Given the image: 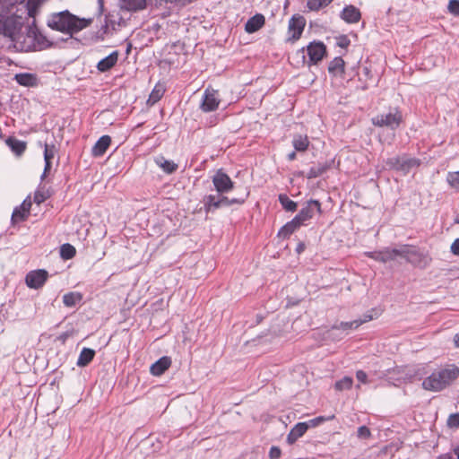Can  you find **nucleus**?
<instances>
[{"mask_svg": "<svg viewBox=\"0 0 459 459\" xmlns=\"http://www.w3.org/2000/svg\"><path fill=\"white\" fill-rule=\"evenodd\" d=\"M292 144L295 151L305 152L309 145V141L307 135L297 134L293 138Z\"/></svg>", "mask_w": 459, "mask_h": 459, "instance_id": "b1692460", "label": "nucleus"}, {"mask_svg": "<svg viewBox=\"0 0 459 459\" xmlns=\"http://www.w3.org/2000/svg\"><path fill=\"white\" fill-rule=\"evenodd\" d=\"M400 257H403L407 262L419 267H426L430 258L424 253L420 252L418 248L407 245L402 246V252Z\"/></svg>", "mask_w": 459, "mask_h": 459, "instance_id": "7ed1b4c3", "label": "nucleus"}, {"mask_svg": "<svg viewBox=\"0 0 459 459\" xmlns=\"http://www.w3.org/2000/svg\"><path fill=\"white\" fill-rule=\"evenodd\" d=\"M264 16L257 13L247 20L245 25V30L248 33H253L261 29L264 24Z\"/></svg>", "mask_w": 459, "mask_h": 459, "instance_id": "dca6fc26", "label": "nucleus"}, {"mask_svg": "<svg viewBox=\"0 0 459 459\" xmlns=\"http://www.w3.org/2000/svg\"><path fill=\"white\" fill-rule=\"evenodd\" d=\"M372 79V72L370 67L364 66L362 68V74L359 77L360 81H364L365 85L363 86V89H368V81Z\"/></svg>", "mask_w": 459, "mask_h": 459, "instance_id": "a19ab883", "label": "nucleus"}, {"mask_svg": "<svg viewBox=\"0 0 459 459\" xmlns=\"http://www.w3.org/2000/svg\"><path fill=\"white\" fill-rule=\"evenodd\" d=\"M371 433L368 427L361 426L358 429L357 437L360 439H367L370 437Z\"/></svg>", "mask_w": 459, "mask_h": 459, "instance_id": "a18cd8bd", "label": "nucleus"}, {"mask_svg": "<svg viewBox=\"0 0 459 459\" xmlns=\"http://www.w3.org/2000/svg\"><path fill=\"white\" fill-rule=\"evenodd\" d=\"M352 383L353 380L351 377H344L342 379L335 383V388L340 391L350 389L352 386Z\"/></svg>", "mask_w": 459, "mask_h": 459, "instance_id": "4c0bfd02", "label": "nucleus"}, {"mask_svg": "<svg viewBox=\"0 0 459 459\" xmlns=\"http://www.w3.org/2000/svg\"><path fill=\"white\" fill-rule=\"evenodd\" d=\"M279 202L287 212H295L298 206L297 203L290 200L286 195H280Z\"/></svg>", "mask_w": 459, "mask_h": 459, "instance_id": "2f4dec72", "label": "nucleus"}, {"mask_svg": "<svg viewBox=\"0 0 459 459\" xmlns=\"http://www.w3.org/2000/svg\"><path fill=\"white\" fill-rule=\"evenodd\" d=\"M5 142L11 150L17 155H21L26 149V143L16 138L9 137Z\"/></svg>", "mask_w": 459, "mask_h": 459, "instance_id": "393cba45", "label": "nucleus"}, {"mask_svg": "<svg viewBox=\"0 0 459 459\" xmlns=\"http://www.w3.org/2000/svg\"><path fill=\"white\" fill-rule=\"evenodd\" d=\"M324 420H325V418L317 417V418H315V419L309 420L307 423H308L309 427H316L319 423L323 422Z\"/></svg>", "mask_w": 459, "mask_h": 459, "instance_id": "5fc2aeb1", "label": "nucleus"}, {"mask_svg": "<svg viewBox=\"0 0 459 459\" xmlns=\"http://www.w3.org/2000/svg\"><path fill=\"white\" fill-rule=\"evenodd\" d=\"M401 170L408 171L411 167L419 166V161L415 159L401 157Z\"/></svg>", "mask_w": 459, "mask_h": 459, "instance_id": "e433bc0d", "label": "nucleus"}, {"mask_svg": "<svg viewBox=\"0 0 459 459\" xmlns=\"http://www.w3.org/2000/svg\"><path fill=\"white\" fill-rule=\"evenodd\" d=\"M48 277V273L46 270L30 271L26 274L25 282L29 288L38 290L45 284Z\"/></svg>", "mask_w": 459, "mask_h": 459, "instance_id": "39448f33", "label": "nucleus"}, {"mask_svg": "<svg viewBox=\"0 0 459 459\" xmlns=\"http://www.w3.org/2000/svg\"><path fill=\"white\" fill-rule=\"evenodd\" d=\"M403 121L402 113L394 108L387 114H380L372 118V124L377 126H386L392 130L396 129Z\"/></svg>", "mask_w": 459, "mask_h": 459, "instance_id": "20e7f679", "label": "nucleus"}, {"mask_svg": "<svg viewBox=\"0 0 459 459\" xmlns=\"http://www.w3.org/2000/svg\"><path fill=\"white\" fill-rule=\"evenodd\" d=\"M29 214V212H23L20 207H16L12 214V221L13 223L23 221L28 218Z\"/></svg>", "mask_w": 459, "mask_h": 459, "instance_id": "c9c22d12", "label": "nucleus"}, {"mask_svg": "<svg viewBox=\"0 0 459 459\" xmlns=\"http://www.w3.org/2000/svg\"><path fill=\"white\" fill-rule=\"evenodd\" d=\"M400 252H402V246L398 248L387 247L380 251L370 252L368 255L376 261L386 263L395 260L396 257L400 256Z\"/></svg>", "mask_w": 459, "mask_h": 459, "instance_id": "f8f14e48", "label": "nucleus"}, {"mask_svg": "<svg viewBox=\"0 0 459 459\" xmlns=\"http://www.w3.org/2000/svg\"><path fill=\"white\" fill-rule=\"evenodd\" d=\"M327 169V166L324 164H318L315 167H312L309 171L307 172V178H315L321 175H323Z\"/></svg>", "mask_w": 459, "mask_h": 459, "instance_id": "f704fd0d", "label": "nucleus"}, {"mask_svg": "<svg viewBox=\"0 0 459 459\" xmlns=\"http://www.w3.org/2000/svg\"><path fill=\"white\" fill-rule=\"evenodd\" d=\"M338 46L341 47V48H346L348 47V45L350 44V40L346 38V37H342L339 40H338Z\"/></svg>", "mask_w": 459, "mask_h": 459, "instance_id": "6e6d98bb", "label": "nucleus"}, {"mask_svg": "<svg viewBox=\"0 0 459 459\" xmlns=\"http://www.w3.org/2000/svg\"><path fill=\"white\" fill-rule=\"evenodd\" d=\"M165 92V87L160 84V83H157L153 90L152 91L150 96H149V99L147 100V103L149 105H154L156 102H158L163 96Z\"/></svg>", "mask_w": 459, "mask_h": 459, "instance_id": "5701e85b", "label": "nucleus"}, {"mask_svg": "<svg viewBox=\"0 0 459 459\" xmlns=\"http://www.w3.org/2000/svg\"><path fill=\"white\" fill-rule=\"evenodd\" d=\"M328 71L333 74L343 73L344 71V61L342 57H335L332 60L328 66Z\"/></svg>", "mask_w": 459, "mask_h": 459, "instance_id": "7c9ffc66", "label": "nucleus"}, {"mask_svg": "<svg viewBox=\"0 0 459 459\" xmlns=\"http://www.w3.org/2000/svg\"><path fill=\"white\" fill-rule=\"evenodd\" d=\"M204 205L206 212L219 208L218 195H209L204 198Z\"/></svg>", "mask_w": 459, "mask_h": 459, "instance_id": "c756f323", "label": "nucleus"}, {"mask_svg": "<svg viewBox=\"0 0 459 459\" xmlns=\"http://www.w3.org/2000/svg\"><path fill=\"white\" fill-rule=\"evenodd\" d=\"M306 25V20L301 15H294L289 22V39L297 40L300 38Z\"/></svg>", "mask_w": 459, "mask_h": 459, "instance_id": "1a4fd4ad", "label": "nucleus"}, {"mask_svg": "<svg viewBox=\"0 0 459 459\" xmlns=\"http://www.w3.org/2000/svg\"><path fill=\"white\" fill-rule=\"evenodd\" d=\"M316 212L321 213V204L317 200H310L295 216L301 224L313 218Z\"/></svg>", "mask_w": 459, "mask_h": 459, "instance_id": "6e6552de", "label": "nucleus"}, {"mask_svg": "<svg viewBox=\"0 0 459 459\" xmlns=\"http://www.w3.org/2000/svg\"><path fill=\"white\" fill-rule=\"evenodd\" d=\"M454 452L456 456L455 459H459V446L454 449Z\"/></svg>", "mask_w": 459, "mask_h": 459, "instance_id": "680f3d73", "label": "nucleus"}, {"mask_svg": "<svg viewBox=\"0 0 459 459\" xmlns=\"http://www.w3.org/2000/svg\"><path fill=\"white\" fill-rule=\"evenodd\" d=\"M50 169H51V161H49V160L45 161L44 172L41 176L42 179L46 177V174L50 170Z\"/></svg>", "mask_w": 459, "mask_h": 459, "instance_id": "4d7b16f0", "label": "nucleus"}, {"mask_svg": "<svg viewBox=\"0 0 459 459\" xmlns=\"http://www.w3.org/2000/svg\"><path fill=\"white\" fill-rule=\"evenodd\" d=\"M15 81L22 86H33L36 84V77L31 74H18L14 77Z\"/></svg>", "mask_w": 459, "mask_h": 459, "instance_id": "cd10ccee", "label": "nucleus"}, {"mask_svg": "<svg viewBox=\"0 0 459 459\" xmlns=\"http://www.w3.org/2000/svg\"><path fill=\"white\" fill-rule=\"evenodd\" d=\"M82 299L80 292H68L63 296V302L65 307H72L79 303Z\"/></svg>", "mask_w": 459, "mask_h": 459, "instance_id": "bb28decb", "label": "nucleus"}, {"mask_svg": "<svg viewBox=\"0 0 459 459\" xmlns=\"http://www.w3.org/2000/svg\"><path fill=\"white\" fill-rule=\"evenodd\" d=\"M303 249H304V245H303V244L299 245V247H298V248H297L298 252L299 253V252H301Z\"/></svg>", "mask_w": 459, "mask_h": 459, "instance_id": "0e129e2a", "label": "nucleus"}, {"mask_svg": "<svg viewBox=\"0 0 459 459\" xmlns=\"http://www.w3.org/2000/svg\"><path fill=\"white\" fill-rule=\"evenodd\" d=\"M302 224L299 220L294 217L290 221L283 225L279 232L278 237L283 239L288 238L293 232H295Z\"/></svg>", "mask_w": 459, "mask_h": 459, "instance_id": "2eb2a0df", "label": "nucleus"}, {"mask_svg": "<svg viewBox=\"0 0 459 459\" xmlns=\"http://www.w3.org/2000/svg\"><path fill=\"white\" fill-rule=\"evenodd\" d=\"M111 138L108 135L101 136L92 147L91 152L95 157L102 156L110 145Z\"/></svg>", "mask_w": 459, "mask_h": 459, "instance_id": "f3484780", "label": "nucleus"}, {"mask_svg": "<svg viewBox=\"0 0 459 459\" xmlns=\"http://www.w3.org/2000/svg\"><path fill=\"white\" fill-rule=\"evenodd\" d=\"M325 3H328V4H330L333 0H325Z\"/></svg>", "mask_w": 459, "mask_h": 459, "instance_id": "338daca9", "label": "nucleus"}, {"mask_svg": "<svg viewBox=\"0 0 459 459\" xmlns=\"http://www.w3.org/2000/svg\"><path fill=\"white\" fill-rule=\"evenodd\" d=\"M341 17L349 23H355L360 19V12L355 6L349 5L342 10Z\"/></svg>", "mask_w": 459, "mask_h": 459, "instance_id": "a211bd4d", "label": "nucleus"}, {"mask_svg": "<svg viewBox=\"0 0 459 459\" xmlns=\"http://www.w3.org/2000/svg\"><path fill=\"white\" fill-rule=\"evenodd\" d=\"M50 196L48 190L38 189L34 194V202L37 204H42L45 200H47Z\"/></svg>", "mask_w": 459, "mask_h": 459, "instance_id": "ea45409f", "label": "nucleus"}, {"mask_svg": "<svg viewBox=\"0 0 459 459\" xmlns=\"http://www.w3.org/2000/svg\"><path fill=\"white\" fill-rule=\"evenodd\" d=\"M92 19L79 18L68 11L53 13L48 21V25L53 30L61 31L71 38L73 34L89 27Z\"/></svg>", "mask_w": 459, "mask_h": 459, "instance_id": "f257e3e1", "label": "nucleus"}, {"mask_svg": "<svg viewBox=\"0 0 459 459\" xmlns=\"http://www.w3.org/2000/svg\"><path fill=\"white\" fill-rule=\"evenodd\" d=\"M247 195H248V192H246L239 198L230 199V198H228L226 196H222V195H218L219 208L222 207V206H230V205L235 204H243L245 202V200L247 197Z\"/></svg>", "mask_w": 459, "mask_h": 459, "instance_id": "a878e982", "label": "nucleus"}, {"mask_svg": "<svg viewBox=\"0 0 459 459\" xmlns=\"http://www.w3.org/2000/svg\"><path fill=\"white\" fill-rule=\"evenodd\" d=\"M328 5L325 0H307V6L310 11H319Z\"/></svg>", "mask_w": 459, "mask_h": 459, "instance_id": "58836bf2", "label": "nucleus"}, {"mask_svg": "<svg viewBox=\"0 0 459 459\" xmlns=\"http://www.w3.org/2000/svg\"><path fill=\"white\" fill-rule=\"evenodd\" d=\"M455 223H458V224H459V213H458V214H456L455 219Z\"/></svg>", "mask_w": 459, "mask_h": 459, "instance_id": "69168bd1", "label": "nucleus"}, {"mask_svg": "<svg viewBox=\"0 0 459 459\" xmlns=\"http://www.w3.org/2000/svg\"><path fill=\"white\" fill-rule=\"evenodd\" d=\"M0 32H2L4 36L14 39L16 34V27L13 23V20H5L0 21Z\"/></svg>", "mask_w": 459, "mask_h": 459, "instance_id": "412c9836", "label": "nucleus"}, {"mask_svg": "<svg viewBox=\"0 0 459 459\" xmlns=\"http://www.w3.org/2000/svg\"><path fill=\"white\" fill-rule=\"evenodd\" d=\"M437 459H455V458L453 457V455H451L449 454H446V455H440L439 457H437Z\"/></svg>", "mask_w": 459, "mask_h": 459, "instance_id": "13d9d810", "label": "nucleus"}, {"mask_svg": "<svg viewBox=\"0 0 459 459\" xmlns=\"http://www.w3.org/2000/svg\"><path fill=\"white\" fill-rule=\"evenodd\" d=\"M123 7L128 11H138L145 8L146 0H122Z\"/></svg>", "mask_w": 459, "mask_h": 459, "instance_id": "c85d7f7f", "label": "nucleus"}, {"mask_svg": "<svg viewBox=\"0 0 459 459\" xmlns=\"http://www.w3.org/2000/svg\"><path fill=\"white\" fill-rule=\"evenodd\" d=\"M117 52L114 51L105 58L101 59L98 65L97 68L100 72H107L111 69L117 62Z\"/></svg>", "mask_w": 459, "mask_h": 459, "instance_id": "6ab92c4d", "label": "nucleus"}, {"mask_svg": "<svg viewBox=\"0 0 459 459\" xmlns=\"http://www.w3.org/2000/svg\"><path fill=\"white\" fill-rule=\"evenodd\" d=\"M344 333L342 331H335L333 335L330 336V330L328 331V337L333 341H339L344 337Z\"/></svg>", "mask_w": 459, "mask_h": 459, "instance_id": "603ef678", "label": "nucleus"}, {"mask_svg": "<svg viewBox=\"0 0 459 459\" xmlns=\"http://www.w3.org/2000/svg\"><path fill=\"white\" fill-rule=\"evenodd\" d=\"M459 377V368L454 365L433 371L422 382V388L429 392H440Z\"/></svg>", "mask_w": 459, "mask_h": 459, "instance_id": "f03ea898", "label": "nucleus"}, {"mask_svg": "<svg viewBox=\"0 0 459 459\" xmlns=\"http://www.w3.org/2000/svg\"><path fill=\"white\" fill-rule=\"evenodd\" d=\"M447 426L450 428L459 427V412L451 414L447 419Z\"/></svg>", "mask_w": 459, "mask_h": 459, "instance_id": "c03bdc74", "label": "nucleus"}, {"mask_svg": "<svg viewBox=\"0 0 459 459\" xmlns=\"http://www.w3.org/2000/svg\"><path fill=\"white\" fill-rule=\"evenodd\" d=\"M95 351L90 348H83L79 355L77 360V366L85 367L87 366L94 358Z\"/></svg>", "mask_w": 459, "mask_h": 459, "instance_id": "4be33fe9", "label": "nucleus"}, {"mask_svg": "<svg viewBox=\"0 0 459 459\" xmlns=\"http://www.w3.org/2000/svg\"><path fill=\"white\" fill-rule=\"evenodd\" d=\"M170 365L171 359L168 356H164L151 366L150 371L153 376H161Z\"/></svg>", "mask_w": 459, "mask_h": 459, "instance_id": "ddd939ff", "label": "nucleus"}, {"mask_svg": "<svg viewBox=\"0 0 459 459\" xmlns=\"http://www.w3.org/2000/svg\"><path fill=\"white\" fill-rule=\"evenodd\" d=\"M295 159H296V152H292L290 154H288V160H293Z\"/></svg>", "mask_w": 459, "mask_h": 459, "instance_id": "052dcab7", "label": "nucleus"}, {"mask_svg": "<svg viewBox=\"0 0 459 459\" xmlns=\"http://www.w3.org/2000/svg\"><path fill=\"white\" fill-rule=\"evenodd\" d=\"M220 104V99L218 95V91L212 89L207 88L204 91L203 101L201 103V109L204 112H211L218 108Z\"/></svg>", "mask_w": 459, "mask_h": 459, "instance_id": "0eeeda50", "label": "nucleus"}, {"mask_svg": "<svg viewBox=\"0 0 459 459\" xmlns=\"http://www.w3.org/2000/svg\"><path fill=\"white\" fill-rule=\"evenodd\" d=\"M447 181L453 187L459 188V171L448 173Z\"/></svg>", "mask_w": 459, "mask_h": 459, "instance_id": "79ce46f5", "label": "nucleus"}, {"mask_svg": "<svg viewBox=\"0 0 459 459\" xmlns=\"http://www.w3.org/2000/svg\"><path fill=\"white\" fill-rule=\"evenodd\" d=\"M450 249L454 255H459V238L452 243Z\"/></svg>", "mask_w": 459, "mask_h": 459, "instance_id": "864d4df0", "label": "nucleus"}, {"mask_svg": "<svg viewBox=\"0 0 459 459\" xmlns=\"http://www.w3.org/2000/svg\"><path fill=\"white\" fill-rule=\"evenodd\" d=\"M281 454V449L278 446H272L269 452V457L270 459H279Z\"/></svg>", "mask_w": 459, "mask_h": 459, "instance_id": "8fccbe9b", "label": "nucleus"}, {"mask_svg": "<svg viewBox=\"0 0 459 459\" xmlns=\"http://www.w3.org/2000/svg\"><path fill=\"white\" fill-rule=\"evenodd\" d=\"M27 4L30 5V2H28ZM28 13H29L30 16H33L34 10L32 8H30V6H28Z\"/></svg>", "mask_w": 459, "mask_h": 459, "instance_id": "e2e57ef3", "label": "nucleus"}, {"mask_svg": "<svg viewBox=\"0 0 459 459\" xmlns=\"http://www.w3.org/2000/svg\"><path fill=\"white\" fill-rule=\"evenodd\" d=\"M154 161L156 165L167 174L174 173L178 168L177 163L172 160H166L163 156L156 157Z\"/></svg>", "mask_w": 459, "mask_h": 459, "instance_id": "aec40b11", "label": "nucleus"}, {"mask_svg": "<svg viewBox=\"0 0 459 459\" xmlns=\"http://www.w3.org/2000/svg\"><path fill=\"white\" fill-rule=\"evenodd\" d=\"M401 157H394L387 160L386 164L392 169H401Z\"/></svg>", "mask_w": 459, "mask_h": 459, "instance_id": "de8ad7c7", "label": "nucleus"}, {"mask_svg": "<svg viewBox=\"0 0 459 459\" xmlns=\"http://www.w3.org/2000/svg\"><path fill=\"white\" fill-rule=\"evenodd\" d=\"M55 156V147L52 145V146H49L48 144H45V150H44V160L45 161H51V160L54 158Z\"/></svg>", "mask_w": 459, "mask_h": 459, "instance_id": "37998d69", "label": "nucleus"}, {"mask_svg": "<svg viewBox=\"0 0 459 459\" xmlns=\"http://www.w3.org/2000/svg\"><path fill=\"white\" fill-rule=\"evenodd\" d=\"M326 53V48L322 42H311L307 47V54L308 56V65H316L323 59Z\"/></svg>", "mask_w": 459, "mask_h": 459, "instance_id": "9d476101", "label": "nucleus"}, {"mask_svg": "<svg viewBox=\"0 0 459 459\" xmlns=\"http://www.w3.org/2000/svg\"><path fill=\"white\" fill-rule=\"evenodd\" d=\"M212 183L219 194L228 193L233 188L232 180L221 170H218L212 177Z\"/></svg>", "mask_w": 459, "mask_h": 459, "instance_id": "9b49d317", "label": "nucleus"}, {"mask_svg": "<svg viewBox=\"0 0 459 459\" xmlns=\"http://www.w3.org/2000/svg\"><path fill=\"white\" fill-rule=\"evenodd\" d=\"M356 377L360 383H367L368 376L363 370H358L356 373Z\"/></svg>", "mask_w": 459, "mask_h": 459, "instance_id": "3c124183", "label": "nucleus"}, {"mask_svg": "<svg viewBox=\"0 0 459 459\" xmlns=\"http://www.w3.org/2000/svg\"><path fill=\"white\" fill-rule=\"evenodd\" d=\"M31 200H30V196H28L26 199H24V201L22 202V204L19 206L22 211L23 212H29L30 213V210L31 208Z\"/></svg>", "mask_w": 459, "mask_h": 459, "instance_id": "09e8293b", "label": "nucleus"}, {"mask_svg": "<svg viewBox=\"0 0 459 459\" xmlns=\"http://www.w3.org/2000/svg\"><path fill=\"white\" fill-rule=\"evenodd\" d=\"M372 319V316L365 315L363 318L356 319L351 322H341L338 325H333L330 329V336L333 335L335 331H342L346 335L348 334L349 331L357 329L362 324L367 323Z\"/></svg>", "mask_w": 459, "mask_h": 459, "instance_id": "423d86ee", "label": "nucleus"}, {"mask_svg": "<svg viewBox=\"0 0 459 459\" xmlns=\"http://www.w3.org/2000/svg\"><path fill=\"white\" fill-rule=\"evenodd\" d=\"M75 248L70 244H64L60 248V255L62 258L68 260L75 255Z\"/></svg>", "mask_w": 459, "mask_h": 459, "instance_id": "72a5a7b5", "label": "nucleus"}, {"mask_svg": "<svg viewBox=\"0 0 459 459\" xmlns=\"http://www.w3.org/2000/svg\"><path fill=\"white\" fill-rule=\"evenodd\" d=\"M308 428L309 425L307 422H299L296 424L287 436L288 443H295L300 437H302L306 433Z\"/></svg>", "mask_w": 459, "mask_h": 459, "instance_id": "4468645a", "label": "nucleus"}, {"mask_svg": "<svg viewBox=\"0 0 459 459\" xmlns=\"http://www.w3.org/2000/svg\"><path fill=\"white\" fill-rule=\"evenodd\" d=\"M447 8L452 14L459 15V0H450Z\"/></svg>", "mask_w": 459, "mask_h": 459, "instance_id": "49530a36", "label": "nucleus"}, {"mask_svg": "<svg viewBox=\"0 0 459 459\" xmlns=\"http://www.w3.org/2000/svg\"><path fill=\"white\" fill-rule=\"evenodd\" d=\"M24 0H0V16L9 13L16 4H22Z\"/></svg>", "mask_w": 459, "mask_h": 459, "instance_id": "473e14b6", "label": "nucleus"}, {"mask_svg": "<svg viewBox=\"0 0 459 459\" xmlns=\"http://www.w3.org/2000/svg\"><path fill=\"white\" fill-rule=\"evenodd\" d=\"M454 342H455V345L456 347H459V333L455 335Z\"/></svg>", "mask_w": 459, "mask_h": 459, "instance_id": "bf43d9fd", "label": "nucleus"}]
</instances>
